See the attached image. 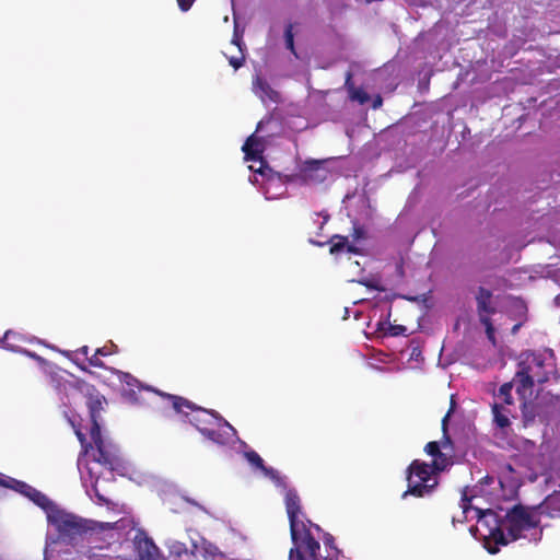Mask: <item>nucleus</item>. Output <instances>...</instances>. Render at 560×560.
<instances>
[{
    "label": "nucleus",
    "mask_w": 560,
    "mask_h": 560,
    "mask_svg": "<svg viewBox=\"0 0 560 560\" xmlns=\"http://www.w3.org/2000/svg\"><path fill=\"white\" fill-rule=\"evenodd\" d=\"M75 434H77L82 447L84 448V452L86 453L89 447H92V445L86 442L85 435L80 430L75 431Z\"/></svg>",
    "instance_id": "nucleus-33"
},
{
    "label": "nucleus",
    "mask_w": 560,
    "mask_h": 560,
    "mask_svg": "<svg viewBox=\"0 0 560 560\" xmlns=\"http://www.w3.org/2000/svg\"><path fill=\"white\" fill-rule=\"evenodd\" d=\"M509 407L510 406L503 405L501 402H494L492 405L493 422L500 429H505L511 425V410Z\"/></svg>",
    "instance_id": "nucleus-13"
},
{
    "label": "nucleus",
    "mask_w": 560,
    "mask_h": 560,
    "mask_svg": "<svg viewBox=\"0 0 560 560\" xmlns=\"http://www.w3.org/2000/svg\"><path fill=\"white\" fill-rule=\"evenodd\" d=\"M517 328H518V325H515V326L513 327V331H516V330H517Z\"/></svg>",
    "instance_id": "nucleus-49"
},
{
    "label": "nucleus",
    "mask_w": 560,
    "mask_h": 560,
    "mask_svg": "<svg viewBox=\"0 0 560 560\" xmlns=\"http://www.w3.org/2000/svg\"><path fill=\"white\" fill-rule=\"evenodd\" d=\"M491 298H492V293L490 290L483 288V287H480L478 289V294L476 296V301H477V310H478V315H479V319L481 318V315H490V314H493L495 312V308L491 305Z\"/></svg>",
    "instance_id": "nucleus-11"
},
{
    "label": "nucleus",
    "mask_w": 560,
    "mask_h": 560,
    "mask_svg": "<svg viewBox=\"0 0 560 560\" xmlns=\"http://www.w3.org/2000/svg\"><path fill=\"white\" fill-rule=\"evenodd\" d=\"M455 401L451 399V406L442 419V438L440 441H431L424 446V452L433 457L432 464L420 459H413L407 468V490L402 498L412 495L423 498L433 493L439 486V474L453 465L455 453L454 443L448 434V420L454 411Z\"/></svg>",
    "instance_id": "nucleus-1"
},
{
    "label": "nucleus",
    "mask_w": 560,
    "mask_h": 560,
    "mask_svg": "<svg viewBox=\"0 0 560 560\" xmlns=\"http://www.w3.org/2000/svg\"><path fill=\"white\" fill-rule=\"evenodd\" d=\"M177 2L182 11H187L191 7L194 0H177Z\"/></svg>",
    "instance_id": "nucleus-36"
},
{
    "label": "nucleus",
    "mask_w": 560,
    "mask_h": 560,
    "mask_svg": "<svg viewBox=\"0 0 560 560\" xmlns=\"http://www.w3.org/2000/svg\"><path fill=\"white\" fill-rule=\"evenodd\" d=\"M470 500L471 499L467 497L466 491H464L463 495H462V501H463L462 508H463L464 512H466L469 509L468 504H469Z\"/></svg>",
    "instance_id": "nucleus-38"
},
{
    "label": "nucleus",
    "mask_w": 560,
    "mask_h": 560,
    "mask_svg": "<svg viewBox=\"0 0 560 560\" xmlns=\"http://www.w3.org/2000/svg\"><path fill=\"white\" fill-rule=\"evenodd\" d=\"M232 44L236 45L242 50V37L235 32L232 38Z\"/></svg>",
    "instance_id": "nucleus-39"
},
{
    "label": "nucleus",
    "mask_w": 560,
    "mask_h": 560,
    "mask_svg": "<svg viewBox=\"0 0 560 560\" xmlns=\"http://www.w3.org/2000/svg\"><path fill=\"white\" fill-rule=\"evenodd\" d=\"M77 352H79V353H81V354H83V355H85V357L88 358V354H89V347H88V346H83V347H81L80 349H78V351H77Z\"/></svg>",
    "instance_id": "nucleus-42"
},
{
    "label": "nucleus",
    "mask_w": 560,
    "mask_h": 560,
    "mask_svg": "<svg viewBox=\"0 0 560 560\" xmlns=\"http://www.w3.org/2000/svg\"><path fill=\"white\" fill-rule=\"evenodd\" d=\"M144 546H145V555L142 556V558L144 560H156L159 550H158V547L153 544V541L151 539H145Z\"/></svg>",
    "instance_id": "nucleus-24"
},
{
    "label": "nucleus",
    "mask_w": 560,
    "mask_h": 560,
    "mask_svg": "<svg viewBox=\"0 0 560 560\" xmlns=\"http://www.w3.org/2000/svg\"><path fill=\"white\" fill-rule=\"evenodd\" d=\"M346 248H347V250H348L349 253H353V254H358V253H359V249H358L355 246H353V245H349L348 243H347Z\"/></svg>",
    "instance_id": "nucleus-44"
},
{
    "label": "nucleus",
    "mask_w": 560,
    "mask_h": 560,
    "mask_svg": "<svg viewBox=\"0 0 560 560\" xmlns=\"http://www.w3.org/2000/svg\"><path fill=\"white\" fill-rule=\"evenodd\" d=\"M126 378H128V381H126L128 385H133L138 383V381L129 374H126Z\"/></svg>",
    "instance_id": "nucleus-43"
},
{
    "label": "nucleus",
    "mask_w": 560,
    "mask_h": 560,
    "mask_svg": "<svg viewBox=\"0 0 560 560\" xmlns=\"http://www.w3.org/2000/svg\"><path fill=\"white\" fill-rule=\"evenodd\" d=\"M545 381H546V377H544V378H538V382H540V383H542V382H545Z\"/></svg>",
    "instance_id": "nucleus-48"
},
{
    "label": "nucleus",
    "mask_w": 560,
    "mask_h": 560,
    "mask_svg": "<svg viewBox=\"0 0 560 560\" xmlns=\"http://www.w3.org/2000/svg\"><path fill=\"white\" fill-rule=\"evenodd\" d=\"M90 365L95 368H104V362L100 359V355L94 352L91 357L88 358Z\"/></svg>",
    "instance_id": "nucleus-31"
},
{
    "label": "nucleus",
    "mask_w": 560,
    "mask_h": 560,
    "mask_svg": "<svg viewBox=\"0 0 560 560\" xmlns=\"http://www.w3.org/2000/svg\"><path fill=\"white\" fill-rule=\"evenodd\" d=\"M0 487L5 489H11L15 492H19L28 499H31L35 504L40 506L48 514L52 509H58L51 500L40 491L36 490L32 486L27 485L24 481L16 480L12 477H9L2 472H0Z\"/></svg>",
    "instance_id": "nucleus-6"
},
{
    "label": "nucleus",
    "mask_w": 560,
    "mask_h": 560,
    "mask_svg": "<svg viewBox=\"0 0 560 560\" xmlns=\"http://www.w3.org/2000/svg\"><path fill=\"white\" fill-rule=\"evenodd\" d=\"M284 42H285L287 49H289L295 57H298V54H296V50H295V47H294L293 25L291 23H289L285 26V30H284Z\"/></svg>",
    "instance_id": "nucleus-22"
},
{
    "label": "nucleus",
    "mask_w": 560,
    "mask_h": 560,
    "mask_svg": "<svg viewBox=\"0 0 560 560\" xmlns=\"http://www.w3.org/2000/svg\"><path fill=\"white\" fill-rule=\"evenodd\" d=\"M358 283H360L361 285H364L368 289H373V290H377V291L384 290L383 288H381L378 281L374 280V279H361L358 281Z\"/></svg>",
    "instance_id": "nucleus-27"
},
{
    "label": "nucleus",
    "mask_w": 560,
    "mask_h": 560,
    "mask_svg": "<svg viewBox=\"0 0 560 560\" xmlns=\"http://www.w3.org/2000/svg\"><path fill=\"white\" fill-rule=\"evenodd\" d=\"M322 163L319 161H308L305 163L303 168V174L305 177H311L312 172H317L320 170Z\"/></svg>",
    "instance_id": "nucleus-26"
},
{
    "label": "nucleus",
    "mask_w": 560,
    "mask_h": 560,
    "mask_svg": "<svg viewBox=\"0 0 560 560\" xmlns=\"http://www.w3.org/2000/svg\"><path fill=\"white\" fill-rule=\"evenodd\" d=\"M197 413L189 419V422L197 428V424L200 425H214L218 421H222L223 419L218 416L215 411H209L203 408L198 407L196 410Z\"/></svg>",
    "instance_id": "nucleus-12"
},
{
    "label": "nucleus",
    "mask_w": 560,
    "mask_h": 560,
    "mask_svg": "<svg viewBox=\"0 0 560 560\" xmlns=\"http://www.w3.org/2000/svg\"><path fill=\"white\" fill-rule=\"evenodd\" d=\"M354 232H355V237L359 238L362 234V230L361 229H354Z\"/></svg>",
    "instance_id": "nucleus-46"
},
{
    "label": "nucleus",
    "mask_w": 560,
    "mask_h": 560,
    "mask_svg": "<svg viewBox=\"0 0 560 560\" xmlns=\"http://www.w3.org/2000/svg\"><path fill=\"white\" fill-rule=\"evenodd\" d=\"M245 62L244 55H241L240 57H230L229 63L235 69H240Z\"/></svg>",
    "instance_id": "nucleus-28"
},
{
    "label": "nucleus",
    "mask_w": 560,
    "mask_h": 560,
    "mask_svg": "<svg viewBox=\"0 0 560 560\" xmlns=\"http://www.w3.org/2000/svg\"><path fill=\"white\" fill-rule=\"evenodd\" d=\"M285 510L290 523V534L293 542L292 548H299L306 542L317 541L311 534L306 524L300 520L302 515L301 498L295 489H288L284 497Z\"/></svg>",
    "instance_id": "nucleus-4"
},
{
    "label": "nucleus",
    "mask_w": 560,
    "mask_h": 560,
    "mask_svg": "<svg viewBox=\"0 0 560 560\" xmlns=\"http://www.w3.org/2000/svg\"><path fill=\"white\" fill-rule=\"evenodd\" d=\"M106 402V399L103 395H101L94 387L88 389L86 394V407L89 409L90 418H91V429H94L95 425L100 424L101 411L103 410V406Z\"/></svg>",
    "instance_id": "nucleus-8"
},
{
    "label": "nucleus",
    "mask_w": 560,
    "mask_h": 560,
    "mask_svg": "<svg viewBox=\"0 0 560 560\" xmlns=\"http://www.w3.org/2000/svg\"><path fill=\"white\" fill-rule=\"evenodd\" d=\"M21 352L37 362H40V363L45 362L44 358H42L40 355H38L35 352H32L30 350H22Z\"/></svg>",
    "instance_id": "nucleus-35"
},
{
    "label": "nucleus",
    "mask_w": 560,
    "mask_h": 560,
    "mask_svg": "<svg viewBox=\"0 0 560 560\" xmlns=\"http://www.w3.org/2000/svg\"><path fill=\"white\" fill-rule=\"evenodd\" d=\"M163 396L167 397L172 401V406L176 412H184V409H188L191 411L198 409L197 405L182 396H176L172 394H163Z\"/></svg>",
    "instance_id": "nucleus-15"
},
{
    "label": "nucleus",
    "mask_w": 560,
    "mask_h": 560,
    "mask_svg": "<svg viewBox=\"0 0 560 560\" xmlns=\"http://www.w3.org/2000/svg\"><path fill=\"white\" fill-rule=\"evenodd\" d=\"M512 388L513 384L511 382L504 383L500 386L495 397L501 399L503 405L512 406L514 404V399L512 397Z\"/></svg>",
    "instance_id": "nucleus-18"
},
{
    "label": "nucleus",
    "mask_w": 560,
    "mask_h": 560,
    "mask_svg": "<svg viewBox=\"0 0 560 560\" xmlns=\"http://www.w3.org/2000/svg\"><path fill=\"white\" fill-rule=\"evenodd\" d=\"M349 97L352 101H358L360 104H365L370 100L369 94L361 88H355L349 93Z\"/></svg>",
    "instance_id": "nucleus-25"
},
{
    "label": "nucleus",
    "mask_w": 560,
    "mask_h": 560,
    "mask_svg": "<svg viewBox=\"0 0 560 560\" xmlns=\"http://www.w3.org/2000/svg\"><path fill=\"white\" fill-rule=\"evenodd\" d=\"M90 435L96 448L94 460L110 471L122 468L117 447L103 439L101 425H95L94 429H90Z\"/></svg>",
    "instance_id": "nucleus-5"
},
{
    "label": "nucleus",
    "mask_w": 560,
    "mask_h": 560,
    "mask_svg": "<svg viewBox=\"0 0 560 560\" xmlns=\"http://www.w3.org/2000/svg\"><path fill=\"white\" fill-rule=\"evenodd\" d=\"M197 430L205 435L208 440L213 441L218 444H224L225 440L223 439V435L213 428V425H200L197 424Z\"/></svg>",
    "instance_id": "nucleus-17"
},
{
    "label": "nucleus",
    "mask_w": 560,
    "mask_h": 560,
    "mask_svg": "<svg viewBox=\"0 0 560 560\" xmlns=\"http://www.w3.org/2000/svg\"><path fill=\"white\" fill-rule=\"evenodd\" d=\"M334 542H335V538L332 537V535L326 534L325 537H324V545L326 547H330L332 549H336Z\"/></svg>",
    "instance_id": "nucleus-37"
},
{
    "label": "nucleus",
    "mask_w": 560,
    "mask_h": 560,
    "mask_svg": "<svg viewBox=\"0 0 560 560\" xmlns=\"http://www.w3.org/2000/svg\"><path fill=\"white\" fill-rule=\"evenodd\" d=\"M521 369L515 374V381L518 384L517 393H525L530 390L534 386V376L532 364L526 365L525 363L520 364Z\"/></svg>",
    "instance_id": "nucleus-10"
},
{
    "label": "nucleus",
    "mask_w": 560,
    "mask_h": 560,
    "mask_svg": "<svg viewBox=\"0 0 560 560\" xmlns=\"http://www.w3.org/2000/svg\"><path fill=\"white\" fill-rule=\"evenodd\" d=\"M95 353H97L100 357H107L110 354L109 350L106 347L96 349Z\"/></svg>",
    "instance_id": "nucleus-41"
},
{
    "label": "nucleus",
    "mask_w": 560,
    "mask_h": 560,
    "mask_svg": "<svg viewBox=\"0 0 560 560\" xmlns=\"http://www.w3.org/2000/svg\"><path fill=\"white\" fill-rule=\"evenodd\" d=\"M224 424H225L229 429H231V430L233 429V428L229 424V422L224 421Z\"/></svg>",
    "instance_id": "nucleus-47"
},
{
    "label": "nucleus",
    "mask_w": 560,
    "mask_h": 560,
    "mask_svg": "<svg viewBox=\"0 0 560 560\" xmlns=\"http://www.w3.org/2000/svg\"><path fill=\"white\" fill-rule=\"evenodd\" d=\"M540 505L544 506V514L547 513L551 517H560V492L547 497Z\"/></svg>",
    "instance_id": "nucleus-16"
},
{
    "label": "nucleus",
    "mask_w": 560,
    "mask_h": 560,
    "mask_svg": "<svg viewBox=\"0 0 560 560\" xmlns=\"http://www.w3.org/2000/svg\"><path fill=\"white\" fill-rule=\"evenodd\" d=\"M18 338H19V334H16L12 330L5 331L3 339L7 345V348L14 350V346L10 343V339H18Z\"/></svg>",
    "instance_id": "nucleus-30"
},
{
    "label": "nucleus",
    "mask_w": 560,
    "mask_h": 560,
    "mask_svg": "<svg viewBox=\"0 0 560 560\" xmlns=\"http://www.w3.org/2000/svg\"><path fill=\"white\" fill-rule=\"evenodd\" d=\"M243 152L245 153V159L249 161L261 160L262 148L261 143L255 135H252L245 141L243 148Z\"/></svg>",
    "instance_id": "nucleus-14"
},
{
    "label": "nucleus",
    "mask_w": 560,
    "mask_h": 560,
    "mask_svg": "<svg viewBox=\"0 0 560 560\" xmlns=\"http://www.w3.org/2000/svg\"><path fill=\"white\" fill-rule=\"evenodd\" d=\"M245 458L247 462L254 466L255 468L259 469L261 472L267 467L264 463V459L260 457V455L255 451H248L244 453Z\"/></svg>",
    "instance_id": "nucleus-21"
},
{
    "label": "nucleus",
    "mask_w": 560,
    "mask_h": 560,
    "mask_svg": "<svg viewBox=\"0 0 560 560\" xmlns=\"http://www.w3.org/2000/svg\"><path fill=\"white\" fill-rule=\"evenodd\" d=\"M262 474L271 479L277 487L287 488L285 477L281 476L280 472L272 467H266Z\"/></svg>",
    "instance_id": "nucleus-20"
},
{
    "label": "nucleus",
    "mask_w": 560,
    "mask_h": 560,
    "mask_svg": "<svg viewBox=\"0 0 560 560\" xmlns=\"http://www.w3.org/2000/svg\"><path fill=\"white\" fill-rule=\"evenodd\" d=\"M261 176L267 177L268 180H273L275 176L272 174V170L267 165H261L257 171Z\"/></svg>",
    "instance_id": "nucleus-29"
},
{
    "label": "nucleus",
    "mask_w": 560,
    "mask_h": 560,
    "mask_svg": "<svg viewBox=\"0 0 560 560\" xmlns=\"http://www.w3.org/2000/svg\"><path fill=\"white\" fill-rule=\"evenodd\" d=\"M48 522L56 528L59 540L72 546L93 529L90 521L60 509L49 511Z\"/></svg>",
    "instance_id": "nucleus-3"
},
{
    "label": "nucleus",
    "mask_w": 560,
    "mask_h": 560,
    "mask_svg": "<svg viewBox=\"0 0 560 560\" xmlns=\"http://www.w3.org/2000/svg\"><path fill=\"white\" fill-rule=\"evenodd\" d=\"M479 320L486 328L487 338L494 346L495 345V334H494V327L491 322V318L488 315H481V318Z\"/></svg>",
    "instance_id": "nucleus-23"
},
{
    "label": "nucleus",
    "mask_w": 560,
    "mask_h": 560,
    "mask_svg": "<svg viewBox=\"0 0 560 560\" xmlns=\"http://www.w3.org/2000/svg\"><path fill=\"white\" fill-rule=\"evenodd\" d=\"M253 92L262 101L272 103L280 102V94L271 88V85L260 75L253 79Z\"/></svg>",
    "instance_id": "nucleus-9"
},
{
    "label": "nucleus",
    "mask_w": 560,
    "mask_h": 560,
    "mask_svg": "<svg viewBox=\"0 0 560 560\" xmlns=\"http://www.w3.org/2000/svg\"><path fill=\"white\" fill-rule=\"evenodd\" d=\"M532 364H534L536 368H542L544 360L538 355H533Z\"/></svg>",
    "instance_id": "nucleus-40"
},
{
    "label": "nucleus",
    "mask_w": 560,
    "mask_h": 560,
    "mask_svg": "<svg viewBox=\"0 0 560 560\" xmlns=\"http://www.w3.org/2000/svg\"><path fill=\"white\" fill-rule=\"evenodd\" d=\"M406 327L402 325H390L389 326V335L390 336H399L405 335Z\"/></svg>",
    "instance_id": "nucleus-32"
},
{
    "label": "nucleus",
    "mask_w": 560,
    "mask_h": 560,
    "mask_svg": "<svg viewBox=\"0 0 560 560\" xmlns=\"http://www.w3.org/2000/svg\"><path fill=\"white\" fill-rule=\"evenodd\" d=\"M542 514L544 506L541 505L515 504L499 522L493 511L478 510V523H488V518L494 523V527L489 529L488 537H485V548L491 555L497 553L499 545L505 546L510 540L514 541L524 537V532L539 527Z\"/></svg>",
    "instance_id": "nucleus-2"
},
{
    "label": "nucleus",
    "mask_w": 560,
    "mask_h": 560,
    "mask_svg": "<svg viewBox=\"0 0 560 560\" xmlns=\"http://www.w3.org/2000/svg\"><path fill=\"white\" fill-rule=\"evenodd\" d=\"M289 560H329V556L320 555V545L318 541L306 542L299 548H291Z\"/></svg>",
    "instance_id": "nucleus-7"
},
{
    "label": "nucleus",
    "mask_w": 560,
    "mask_h": 560,
    "mask_svg": "<svg viewBox=\"0 0 560 560\" xmlns=\"http://www.w3.org/2000/svg\"><path fill=\"white\" fill-rule=\"evenodd\" d=\"M345 86L349 93H351L355 89L354 83L352 81V73L350 71H348L346 74Z\"/></svg>",
    "instance_id": "nucleus-34"
},
{
    "label": "nucleus",
    "mask_w": 560,
    "mask_h": 560,
    "mask_svg": "<svg viewBox=\"0 0 560 560\" xmlns=\"http://www.w3.org/2000/svg\"><path fill=\"white\" fill-rule=\"evenodd\" d=\"M382 97L381 96H377L375 100H374V103H373V108H377L382 105Z\"/></svg>",
    "instance_id": "nucleus-45"
},
{
    "label": "nucleus",
    "mask_w": 560,
    "mask_h": 560,
    "mask_svg": "<svg viewBox=\"0 0 560 560\" xmlns=\"http://www.w3.org/2000/svg\"><path fill=\"white\" fill-rule=\"evenodd\" d=\"M330 254L335 255V254H338L340 252H342L346 246H347V243H348V237L347 236H342V235H332L330 241Z\"/></svg>",
    "instance_id": "nucleus-19"
}]
</instances>
